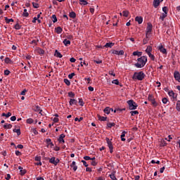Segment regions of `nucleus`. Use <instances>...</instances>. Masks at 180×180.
Masks as SVG:
<instances>
[{"mask_svg": "<svg viewBox=\"0 0 180 180\" xmlns=\"http://www.w3.org/2000/svg\"><path fill=\"white\" fill-rule=\"evenodd\" d=\"M52 19L53 23H56V22H57V16H56V15H52Z\"/></svg>", "mask_w": 180, "mask_h": 180, "instance_id": "54", "label": "nucleus"}, {"mask_svg": "<svg viewBox=\"0 0 180 180\" xmlns=\"http://www.w3.org/2000/svg\"><path fill=\"white\" fill-rule=\"evenodd\" d=\"M69 16H70V18H72V19H74L76 18L77 14H75V12L72 11L71 13H70Z\"/></svg>", "mask_w": 180, "mask_h": 180, "instance_id": "33", "label": "nucleus"}, {"mask_svg": "<svg viewBox=\"0 0 180 180\" xmlns=\"http://www.w3.org/2000/svg\"><path fill=\"white\" fill-rule=\"evenodd\" d=\"M138 63H135L134 65L136 68H143L147 63V56H141L137 59Z\"/></svg>", "mask_w": 180, "mask_h": 180, "instance_id": "2", "label": "nucleus"}, {"mask_svg": "<svg viewBox=\"0 0 180 180\" xmlns=\"http://www.w3.org/2000/svg\"><path fill=\"white\" fill-rule=\"evenodd\" d=\"M148 56L150 58V60H152L153 61H154V60H155V56L154 55H153L152 53H149V54H148Z\"/></svg>", "mask_w": 180, "mask_h": 180, "instance_id": "47", "label": "nucleus"}, {"mask_svg": "<svg viewBox=\"0 0 180 180\" xmlns=\"http://www.w3.org/2000/svg\"><path fill=\"white\" fill-rule=\"evenodd\" d=\"M168 95L169 96L173 98V101H176V97H175V93L174 92V91H168Z\"/></svg>", "mask_w": 180, "mask_h": 180, "instance_id": "12", "label": "nucleus"}, {"mask_svg": "<svg viewBox=\"0 0 180 180\" xmlns=\"http://www.w3.org/2000/svg\"><path fill=\"white\" fill-rule=\"evenodd\" d=\"M79 104L80 106H84L85 105V102H84V100L82 98H79Z\"/></svg>", "mask_w": 180, "mask_h": 180, "instance_id": "40", "label": "nucleus"}, {"mask_svg": "<svg viewBox=\"0 0 180 180\" xmlns=\"http://www.w3.org/2000/svg\"><path fill=\"white\" fill-rule=\"evenodd\" d=\"M113 46H115V43H113V42H108V43L105 44L104 47H105L106 49H108V48L112 49V47H113Z\"/></svg>", "mask_w": 180, "mask_h": 180, "instance_id": "19", "label": "nucleus"}, {"mask_svg": "<svg viewBox=\"0 0 180 180\" xmlns=\"http://www.w3.org/2000/svg\"><path fill=\"white\" fill-rule=\"evenodd\" d=\"M66 37L68 39V40H72L74 39V36L72 35H68Z\"/></svg>", "mask_w": 180, "mask_h": 180, "instance_id": "61", "label": "nucleus"}, {"mask_svg": "<svg viewBox=\"0 0 180 180\" xmlns=\"http://www.w3.org/2000/svg\"><path fill=\"white\" fill-rule=\"evenodd\" d=\"M77 103H78V101L74 98H70L69 101V104L70 105V106H72V105H77Z\"/></svg>", "mask_w": 180, "mask_h": 180, "instance_id": "13", "label": "nucleus"}, {"mask_svg": "<svg viewBox=\"0 0 180 180\" xmlns=\"http://www.w3.org/2000/svg\"><path fill=\"white\" fill-rule=\"evenodd\" d=\"M11 74V71L8 70H4V75H9Z\"/></svg>", "mask_w": 180, "mask_h": 180, "instance_id": "60", "label": "nucleus"}, {"mask_svg": "<svg viewBox=\"0 0 180 180\" xmlns=\"http://www.w3.org/2000/svg\"><path fill=\"white\" fill-rule=\"evenodd\" d=\"M1 116H4V117H6V118L11 117V116H12V113L11 112H8L7 114L3 113Z\"/></svg>", "mask_w": 180, "mask_h": 180, "instance_id": "35", "label": "nucleus"}, {"mask_svg": "<svg viewBox=\"0 0 180 180\" xmlns=\"http://www.w3.org/2000/svg\"><path fill=\"white\" fill-rule=\"evenodd\" d=\"M27 123H28L29 124H32V123H33V119H32V118L27 119Z\"/></svg>", "mask_w": 180, "mask_h": 180, "instance_id": "58", "label": "nucleus"}, {"mask_svg": "<svg viewBox=\"0 0 180 180\" xmlns=\"http://www.w3.org/2000/svg\"><path fill=\"white\" fill-rule=\"evenodd\" d=\"M127 103L129 105V108L130 109V110H136V109H137V107L139 106L136 102H134V101L133 100H129L127 101Z\"/></svg>", "mask_w": 180, "mask_h": 180, "instance_id": "3", "label": "nucleus"}, {"mask_svg": "<svg viewBox=\"0 0 180 180\" xmlns=\"http://www.w3.org/2000/svg\"><path fill=\"white\" fill-rule=\"evenodd\" d=\"M75 73L72 72V73L68 75V78L70 79H72V78L75 77Z\"/></svg>", "mask_w": 180, "mask_h": 180, "instance_id": "55", "label": "nucleus"}, {"mask_svg": "<svg viewBox=\"0 0 180 180\" xmlns=\"http://www.w3.org/2000/svg\"><path fill=\"white\" fill-rule=\"evenodd\" d=\"M82 162L83 164V165H84V167H88V163H86V161L85 160H82Z\"/></svg>", "mask_w": 180, "mask_h": 180, "instance_id": "62", "label": "nucleus"}, {"mask_svg": "<svg viewBox=\"0 0 180 180\" xmlns=\"http://www.w3.org/2000/svg\"><path fill=\"white\" fill-rule=\"evenodd\" d=\"M46 160H49V162L51 164H53V165H58V163L60 162V159L56 158V157H52V158H48Z\"/></svg>", "mask_w": 180, "mask_h": 180, "instance_id": "5", "label": "nucleus"}, {"mask_svg": "<svg viewBox=\"0 0 180 180\" xmlns=\"http://www.w3.org/2000/svg\"><path fill=\"white\" fill-rule=\"evenodd\" d=\"M142 54H143V52H140L139 51L133 52V56H137L138 57H141Z\"/></svg>", "mask_w": 180, "mask_h": 180, "instance_id": "25", "label": "nucleus"}, {"mask_svg": "<svg viewBox=\"0 0 180 180\" xmlns=\"http://www.w3.org/2000/svg\"><path fill=\"white\" fill-rule=\"evenodd\" d=\"M143 44H147V43H148V37H146V38L143 39Z\"/></svg>", "mask_w": 180, "mask_h": 180, "instance_id": "57", "label": "nucleus"}, {"mask_svg": "<svg viewBox=\"0 0 180 180\" xmlns=\"http://www.w3.org/2000/svg\"><path fill=\"white\" fill-rule=\"evenodd\" d=\"M162 11L164 12L163 13L168 14V7L164 6V7L162 8Z\"/></svg>", "mask_w": 180, "mask_h": 180, "instance_id": "49", "label": "nucleus"}, {"mask_svg": "<svg viewBox=\"0 0 180 180\" xmlns=\"http://www.w3.org/2000/svg\"><path fill=\"white\" fill-rule=\"evenodd\" d=\"M152 51H153V46H148L146 49V53L148 55V54H151Z\"/></svg>", "mask_w": 180, "mask_h": 180, "instance_id": "14", "label": "nucleus"}, {"mask_svg": "<svg viewBox=\"0 0 180 180\" xmlns=\"http://www.w3.org/2000/svg\"><path fill=\"white\" fill-rule=\"evenodd\" d=\"M4 61L6 64H11V63H12V60H11V58L8 57L5 58Z\"/></svg>", "mask_w": 180, "mask_h": 180, "instance_id": "46", "label": "nucleus"}, {"mask_svg": "<svg viewBox=\"0 0 180 180\" xmlns=\"http://www.w3.org/2000/svg\"><path fill=\"white\" fill-rule=\"evenodd\" d=\"M104 113H105L106 115H109L110 113V108L109 107H106L104 110H103Z\"/></svg>", "mask_w": 180, "mask_h": 180, "instance_id": "30", "label": "nucleus"}, {"mask_svg": "<svg viewBox=\"0 0 180 180\" xmlns=\"http://www.w3.org/2000/svg\"><path fill=\"white\" fill-rule=\"evenodd\" d=\"M148 100L151 102V104L153 105V106H154L155 108H156V106H158V103H157V101H155V98H154V96H153V95L149 94L148 97Z\"/></svg>", "mask_w": 180, "mask_h": 180, "instance_id": "6", "label": "nucleus"}, {"mask_svg": "<svg viewBox=\"0 0 180 180\" xmlns=\"http://www.w3.org/2000/svg\"><path fill=\"white\" fill-rule=\"evenodd\" d=\"M75 161H73L72 164L70 165L71 168H73V171H77L78 169V166L76 165Z\"/></svg>", "mask_w": 180, "mask_h": 180, "instance_id": "17", "label": "nucleus"}, {"mask_svg": "<svg viewBox=\"0 0 180 180\" xmlns=\"http://www.w3.org/2000/svg\"><path fill=\"white\" fill-rule=\"evenodd\" d=\"M65 137V135L64 134H61L59 136V138L58 139V141L60 143L63 144V143H65V141H64V138Z\"/></svg>", "mask_w": 180, "mask_h": 180, "instance_id": "10", "label": "nucleus"}, {"mask_svg": "<svg viewBox=\"0 0 180 180\" xmlns=\"http://www.w3.org/2000/svg\"><path fill=\"white\" fill-rule=\"evenodd\" d=\"M64 82L65 84H66V85H68V86H70L71 85V82H70V80H68V79H64Z\"/></svg>", "mask_w": 180, "mask_h": 180, "instance_id": "43", "label": "nucleus"}, {"mask_svg": "<svg viewBox=\"0 0 180 180\" xmlns=\"http://www.w3.org/2000/svg\"><path fill=\"white\" fill-rule=\"evenodd\" d=\"M146 78V74L143 71L135 72L132 76L134 81H143Z\"/></svg>", "mask_w": 180, "mask_h": 180, "instance_id": "1", "label": "nucleus"}, {"mask_svg": "<svg viewBox=\"0 0 180 180\" xmlns=\"http://www.w3.org/2000/svg\"><path fill=\"white\" fill-rule=\"evenodd\" d=\"M32 6L33 8H34L35 9H37V8H39V4L36 3V2H32Z\"/></svg>", "mask_w": 180, "mask_h": 180, "instance_id": "50", "label": "nucleus"}, {"mask_svg": "<svg viewBox=\"0 0 180 180\" xmlns=\"http://www.w3.org/2000/svg\"><path fill=\"white\" fill-rule=\"evenodd\" d=\"M13 133H16L17 135L20 136V129H14L13 130Z\"/></svg>", "mask_w": 180, "mask_h": 180, "instance_id": "39", "label": "nucleus"}, {"mask_svg": "<svg viewBox=\"0 0 180 180\" xmlns=\"http://www.w3.org/2000/svg\"><path fill=\"white\" fill-rule=\"evenodd\" d=\"M136 22L139 23V25H141L143 23V17L141 16H136L135 18Z\"/></svg>", "mask_w": 180, "mask_h": 180, "instance_id": "11", "label": "nucleus"}, {"mask_svg": "<svg viewBox=\"0 0 180 180\" xmlns=\"http://www.w3.org/2000/svg\"><path fill=\"white\" fill-rule=\"evenodd\" d=\"M6 180L11 179V174H8L6 177L5 178Z\"/></svg>", "mask_w": 180, "mask_h": 180, "instance_id": "64", "label": "nucleus"}, {"mask_svg": "<svg viewBox=\"0 0 180 180\" xmlns=\"http://www.w3.org/2000/svg\"><path fill=\"white\" fill-rule=\"evenodd\" d=\"M18 169H20V175H25L26 174V169H23V167L19 166Z\"/></svg>", "mask_w": 180, "mask_h": 180, "instance_id": "24", "label": "nucleus"}, {"mask_svg": "<svg viewBox=\"0 0 180 180\" xmlns=\"http://www.w3.org/2000/svg\"><path fill=\"white\" fill-rule=\"evenodd\" d=\"M4 129H12V124H6L3 126Z\"/></svg>", "mask_w": 180, "mask_h": 180, "instance_id": "36", "label": "nucleus"}, {"mask_svg": "<svg viewBox=\"0 0 180 180\" xmlns=\"http://www.w3.org/2000/svg\"><path fill=\"white\" fill-rule=\"evenodd\" d=\"M112 54H115L116 56H123L124 54V50H121V51L112 50Z\"/></svg>", "mask_w": 180, "mask_h": 180, "instance_id": "7", "label": "nucleus"}, {"mask_svg": "<svg viewBox=\"0 0 180 180\" xmlns=\"http://www.w3.org/2000/svg\"><path fill=\"white\" fill-rule=\"evenodd\" d=\"M126 131H122V134H121V140L122 141H126V139H124V137L126 136Z\"/></svg>", "mask_w": 180, "mask_h": 180, "instance_id": "27", "label": "nucleus"}, {"mask_svg": "<svg viewBox=\"0 0 180 180\" xmlns=\"http://www.w3.org/2000/svg\"><path fill=\"white\" fill-rule=\"evenodd\" d=\"M22 16H25V18H27L29 16V13H27V9H24Z\"/></svg>", "mask_w": 180, "mask_h": 180, "instance_id": "34", "label": "nucleus"}, {"mask_svg": "<svg viewBox=\"0 0 180 180\" xmlns=\"http://www.w3.org/2000/svg\"><path fill=\"white\" fill-rule=\"evenodd\" d=\"M176 109L178 112H180V101H178L176 103Z\"/></svg>", "mask_w": 180, "mask_h": 180, "instance_id": "38", "label": "nucleus"}, {"mask_svg": "<svg viewBox=\"0 0 180 180\" xmlns=\"http://www.w3.org/2000/svg\"><path fill=\"white\" fill-rule=\"evenodd\" d=\"M168 14L165 13H162L161 15L160 16L159 19L162 21L164 22V20L167 18Z\"/></svg>", "mask_w": 180, "mask_h": 180, "instance_id": "21", "label": "nucleus"}, {"mask_svg": "<svg viewBox=\"0 0 180 180\" xmlns=\"http://www.w3.org/2000/svg\"><path fill=\"white\" fill-rule=\"evenodd\" d=\"M160 0H153L154 8H158V6H160Z\"/></svg>", "mask_w": 180, "mask_h": 180, "instance_id": "22", "label": "nucleus"}, {"mask_svg": "<svg viewBox=\"0 0 180 180\" xmlns=\"http://www.w3.org/2000/svg\"><path fill=\"white\" fill-rule=\"evenodd\" d=\"M107 144L109 148H113V144H112V141H110V139H109V138H106L105 139Z\"/></svg>", "mask_w": 180, "mask_h": 180, "instance_id": "18", "label": "nucleus"}, {"mask_svg": "<svg viewBox=\"0 0 180 180\" xmlns=\"http://www.w3.org/2000/svg\"><path fill=\"white\" fill-rule=\"evenodd\" d=\"M91 164L93 167H96V165H98V162L95 160L91 161Z\"/></svg>", "mask_w": 180, "mask_h": 180, "instance_id": "59", "label": "nucleus"}, {"mask_svg": "<svg viewBox=\"0 0 180 180\" xmlns=\"http://www.w3.org/2000/svg\"><path fill=\"white\" fill-rule=\"evenodd\" d=\"M21 27L22 26L19 25V23L15 24V25L14 26V29H15V30H20Z\"/></svg>", "mask_w": 180, "mask_h": 180, "instance_id": "42", "label": "nucleus"}, {"mask_svg": "<svg viewBox=\"0 0 180 180\" xmlns=\"http://www.w3.org/2000/svg\"><path fill=\"white\" fill-rule=\"evenodd\" d=\"M34 110H35V112H39V113H41V110H40V107H39V105L34 107Z\"/></svg>", "mask_w": 180, "mask_h": 180, "instance_id": "37", "label": "nucleus"}, {"mask_svg": "<svg viewBox=\"0 0 180 180\" xmlns=\"http://www.w3.org/2000/svg\"><path fill=\"white\" fill-rule=\"evenodd\" d=\"M55 56H56V57H58V58H63V55L61 54V53L58 52L57 50L55 51Z\"/></svg>", "mask_w": 180, "mask_h": 180, "instance_id": "28", "label": "nucleus"}, {"mask_svg": "<svg viewBox=\"0 0 180 180\" xmlns=\"http://www.w3.org/2000/svg\"><path fill=\"white\" fill-rule=\"evenodd\" d=\"M55 31L58 34H60V33H63V28L61 27H58L55 28Z\"/></svg>", "mask_w": 180, "mask_h": 180, "instance_id": "23", "label": "nucleus"}, {"mask_svg": "<svg viewBox=\"0 0 180 180\" xmlns=\"http://www.w3.org/2000/svg\"><path fill=\"white\" fill-rule=\"evenodd\" d=\"M68 97L69 98H75V94H74V92H72V91H70L68 93Z\"/></svg>", "mask_w": 180, "mask_h": 180, "instance_id": "41", "label": "nucleus"}, {"mask_svg": "<svg viewBox=\"0 0 180 180\" xmlns=\"http://www.w3.org/2000/svg\"><path fill=\"white\" fill-rule=\"evenodd\" d=\"M4 19H5L6 23H7V24L11 23V22H14L13 19L8 18V17H5Z\"/></svg>", "mask_w": 180, "mask_h": 180, "instance_id": "29", "label": "nucleus"}, {"mask_svg": "<svg viewBox=\"0 0 180 180\" xmlns=\"http://www.w3.org/2000/svg\"><path fill=\"white\" fill-rule=\"evenodd\" d=\"M153 32V24L148 22L146 30V37H150V34Z\"/></svg>", "mask_w": 180, "mask_h": 180, "instance_id": "4", "label": "nucleus"}, {"mask_svg": "<svg viewBox=\"0 0 180 180\" xmlns=\"http://www.w3.org/2000/svg\"><path fill=\"white\" fill-rule=\"evenodd\" d=\"M174 77L178 82H180V73L178 71L174 72Z\"/></svg>", "mask_w": 180, "mask_h": 180, "instance_id": "9", "label": "nucleus"}, {"mask_svg": "<svg viewBox=\"0 0 180 180\" xmlns=\"http://www.w3.org/2000/svg\"><path fill=\"white\" fill-rule=\"evenodd\" d=\"M110 179L112 180H117V178H116V176L115 174V172H112L110 175H109Z\"/></svg>", "mask_w": 180, "mask_h": 180, "instance_id": "26", "label": "nucleus"}, {"mask_svg": "<svg viewBox=\"0 0 180 180\" xmlns=\"http://www.w3.org/2000/svg\"><path fill=\"white\" fill-rule=\"evenodd\" d=\"M131 116H136V115H139V111L137 110H134L130 112Z\"/></svg>", "mask_w": 180, "mask_h": 180, "instance_id": "48", "label": "nucleus"}, {"mask_svg": "<svg viewBox=\"0 0 180 180\" xmlns=\"http://www.w3.org/2000/svg\"><path fill=\"white\" fill-rule=\"evenodd\" d=\"M63 44L65 46V47H68L71 44V41L65 39L63 41Z\"/></svg>", "mask_w": 180, "mask_h": 180, "instance_id": "20", "label": "nucleus"}, {"mask_svg": "<svg viewBox=\"0 0 180 180\" xmlns=\"http://www.w3.org/2000/svg\"><path fill=\"white\" fill-rule=\"evenodd\" d=\"M40 160H41V158L40 156H37L35 157V161H39L40 162Z\"/></svg>", "mask_w": 180, "mask_h": 180, "instance_id": "63", "label": "nucleus"}, {"mask_svg": "<svg viewBox=\"0 0 180 180\" xmlns=\"http://www.w3.org/2000/svg\"><path fill=\"white\" fill-rule=\"evenodd\" d=\"M159 50L160 53H162V54H167V49L162 46V45L159 46Z\"/></svg>", "mask_w": 180, "mask_h": 180, "instance_id": "16", "label": "nucleus"}, {"mask_svg": "<svg viewBox=\"0 0 180 180\" xmlns=\"http://www.w3.org/2000/svg\"><path fill=\"white\" fill-rule=\"evenodd\" d=\"M108 117H102L101 115H98V120H101V122H106Z\"/></svg>", "mask_w": 180, "mask_h": 180, "instance_id": "32", "label": "nucleus"}, {"mask_svg": "<svg viewBox=\"0 0 180 180\" xmlns=\"http://www.w3.org/2000/svg\"><path fill=\"white\" fill-rule=\"evenodd\" d=\"M162 103H164L165 105H167V103H168V98H163L162 100Z\"/></svg>", "mask_w": 180, "mask_h": 180, "instance_id": "52", "label": "nucleus"}, {"mask_svg": "<svg viewBox=\"0 0 180 180\" xmlns=\"http://www.w3.org/2000/svg\"><path fill=\"white\" fill-rule=\"evenodd\" d=\"M36 51L38 54H39V56L44 55V50H43L41 48L37 49Z\"/></svg>", "mask_w": 180, "mask_h": 180, "instance_id": "15", "label": "nucleus"}, {"mask_svg": "<svg viewBox=\"0 0 180 180\" xmlns=\"http://www.w3.org/2000/svg\"><path fill=\"white\" fill-rule=\"evenodd\" d=\"M46 143L47 144L48 148H52L53 147H54V143H53L51 139H47L46 140Z\"/></svg>", "mask_w": 180, "mask_h": 180, "instance_id": "8", "label": "nucleus"}, {"mask_svg": "<svg viewBox=\"0 0 180 180\" xmlns=\"http://www.w3.org/2000/svg\"><path fill=\"white\" fill-rule=\"evenodd\" d=\"M115 122H108L107 124V127L108 129H112V127H115Z\"/></svg>", "mask_w": 180, "mask_h": 180, "instance_id": "31", "label": "nucleus"}, {"mask_svg": "<svg viewBox=\"0 0 180 180\" xmlns=\"http://www.w3.org/2000/svg\"><path fill=\"white\" fill-rule=\"evenodd\" d=\"M122 15L123 16H124L125 18H127L129 16V11H122Z\"/></svg>", "mask_w": 180, "mask_h": 180, "instance_id": "44", "label": "nucleus"}, {"mask_svg": "<svg viewBox=\"0 0 180 180\" xmlns=\"http://www.w3.org/2000/svg\"><path fill=\"white\" fill-rule=\"evenodd\" d=\"M112 84H115V85H119V84H120V82H119L118 79H114L112 81Z\"/></svg>", "mask_w": 180, "mask_h": 180, "instance_id": "51", "label": "nucleus"}, {"mask_svg": "<svg viewBox=\"0 0 180 180\" xmlns=\"http://www.w3.org/2000/svg\"><path fill=\"white\" fill-rule=\"evenodd\" d=\"M82 120H84V117H81L79 118L76 117L75 118V122H82Z\"/></svg>", "mask_w": 180, "mask_h": 180, "instance_id": "53", "label": "nucleus"}, {"mask_svg": "<svg viewBox=\"0 0 180 180\" xmlns=\"http://www.w3.org/2000/svg\"><path fill=\"white\" fill-rule=\"evenodd\" d=\"M94 63H96V64H102V63H103L102 60H100V59L94 60Z\"/></svg>", "mask_w": 180, "mask_h": 180, "instance_id": "56", "label": "nucleus"}, {"mask_svg": "<svg viewBox=\"0 0 180 180\" xmlns=\"http://www.w3.org/2000/svg\"><path fill=\"white\" fill-rule=\"evenodd\" d=\"M80 5H88V1L86 0H79Z\"/></svg>", "mask_w": 180, "mask_h": 180, "instance_id": "45", "label": "nucleus"}]
</instances>
